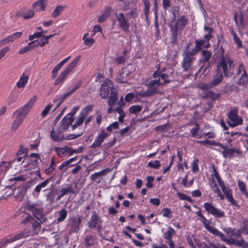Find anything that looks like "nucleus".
Returning a JSON list of instances; mask_svg holds the SVG:
<instances>
[{"label":"nucleus","mask_w":248,"mask_h":248,"mask_svg":"<svg viewBox=\"0 0 248 248\" xmlns=\"http://www.w3.org/2000/svg\"><path fill=\"white\" fill-rule=\"evenodd\" d=\"M118 100V93L117 90L113 88L111 89L110 94L108 101L109 106H114Z\"/></svg>","instance_id":"obj_22"},{"label":"nucleus","mask_w":248,"mask_h":248,"mask_svg":"<svg viewBox=\"0 0 248 248\" xmlns=\"http://www.w3.org/2000/svg\"><path fill=\"white\" fill-rule=\"evenodd\" d=\"M227 123L232 128L243 124V120L238 114V109L234 108L231 109L227 114Z\"/></svg>","instance_id":"obj_5"},{"label":"nucleus","mask_w":248,"mask_h":248,"mask_svg":"<svg viewBox=\"0 0 248 248\" xmlns=\"http://www.w3.org/2000/svg\"><path fill=\"white\" fill-rule=\"evenodd\" d=\"M129 74V72L125 70H123L122 73L116 78V81L120 83L126 82L128 80L127 77Z\"/></svg>","instance_id":"obj_25"},{"label":"nucleus","mask_w":248,"mask_h":248,"mask_svg":"<svg viewBox=\"0 0 248 248\" xmlns=\"http://www.w3.org/2000/svg\"><path fill=\"white\" fill-rule=\"evenodd\" d=\"M29 77L23 74L20 77L19 81L16 83L18 88H24L28 81Z\"/></svg>","instance_id":"obj_29"},{"label":"nucleus","mask_w":248,"mask_h":248,"mask_svg":"<svg viewBox=\"0 0 248 248\" xmlns=\"http://www.w3.org/2000/svg\"><path fill=\"white\" fill-rule=\"evenodd\" d=\"M79 108V107L75 106L73 107L71 111V112L68 114V117H66L67 118H71L72 119V122L74 119V115L76 113V112Z\"/></svg>","instance_id":"obj_57"},{"label":"nucleus","mask_w":248,"mask_h":248,"mask_svg":"<svg viewBox=\"0 0 248 248\" xmlns=\"http://www.w3.org/2000/svg\"><path fill=\"white\" fill-rule=\"evenodd\" d=\"M175 233V231L172 228L169 227L167 231L163 233V237L166 240L170 239H172V236Z\"/></svg>","instance_id":"obj_32"},{"label":"nucleus","mask_w":248,"mask_h":248,"mask_svg":"<svg viewBox=\"0 0 248 248\" xmlns=\"http://www.w3.org/2000/svg\"><path fill=\"white\" fill-rule=\"evenodd\" d=\"M60 197H62L68 193H75V191L72 189V186L71 184H65L60 190Z\"/></svg>","instance_id":"obj_26"},{"label":"nucleus","mask_w":248,"mask_h":248,"mask_svg":"<svg viewBox=\"0 0 248 248\" xmlns=\"http://www.w3.org/2000/svg\"><path fill=\"white\" fill-rule=\"evenodd\" d=\"M109 135L105 131H102L95 137L93 143L91 145L92 148H96L101 146L104 140L108 137Z\"/></svg>","instance_id":"obj_15"},{"label":"nucleus","mask_w":248,"mask_h":248,"mask_svg":"<svg viewBox=\"0 0 248 248\" xmlns=\"http://www.w3.org/2000/svg\"><path fill=\"white\" fill-rule=\"evenodd\" d=\"M43 36V33H42V31L36 32L33 34L30 35L29 36V39L30 40H33L35 38H39Z\"/></svg>","instance_id":"obj_54"},{"label":"nucleus","mask_w":248,"mask_h":248,"mask_svg":"<svg viewBox=\"0 0 248 248\" xmlns=\"http://www.w3.org/2000/svg\"><path fill=\"white\" fill-rule=\"evenodd\" d=\"M199 129V125L198 124H196V127L191 129L190 130L191 136L194 138H198L197 132Z\"/></svg>","instance_id":"obj_59"},{"label":"nucleus","mask_w":248,"mask_h":248,"mask_svg":"<svg viewBox=\"0 0 248 248\" xmlns=\"http://www.w3.org/2000/svg\"><path fill=\"white\" fill-rule=\"evenodd\" d=\"M245 72L244 66L242 64H240L236 69V75H242Z\"/></svg>","instance_id":"obj_62"},{"label":"nucleus","mask_w":248,"mask_h":248,"mask_svg":"<svg viewBox=\"0 0 248 248\" xmlns=\"http://www.w3.org/2000/svg\"><path fill=\"white\" fill-rule=\"evenodd\" d=\"M65 8V6L58 5L57 6L53 11L52 15V16H58L61 14Z\"/></svg>","instance_id":"obj_47"},{"label":"nucleus","mask_w":248,"mask_h":248,"mask_svg":"<svg viewBox=\"0 0 248 248\" xmlns=\"http://www.w3.org/2000/svg\"><path fill=\"white\" fill-rule=\"evenodd\" d=\"M204 31L206 32V33L204 35V39L209 41L212 37V29L205 26L204 27Z\"/></svg>","instance_id":"obj_40"},{"label":"nucleus","mask_w":248,"mask_h":248,"mask_svg":"<svg viewBox=\"0 0 248 248\" xmlns=\"http://www.w3.org/2000/svg\"><path fill=\"white\" fill-rule=\"evenodd\" d=\"M157 66V76L160 78L161 80V83L163 85L170 82L169 79V76L172 74V71L171 69H169L167 73H163L165 71V68H163L161 70H160V65Z\"/></svg>","instance_id":"obj_14"},{"label":"nucleus","mask_w":248,"mask_h":248,"mask_svg":"<svg viewBox=\"0 0 248 248\" xmlns=\"http://www.w3.org/2000/svg\"><path fill=\"white\" fill-rule=\"evenodd\" d=\"M115 111H116L120 115L118 117L119 122L122 123L124 121V119L125 117L124 112L121 108H117L115 109Z\"/></svg>","instance_id":"obj_51"},{"label":"nucleus","mask_w":248,"mask_h":248,"mask_svg":"<svg viewBox=\"0 0 248 248\" xmlns=\"http://www.w3.org/2000/svg\"><path fill=\"white\" fill-rule=\"evenodd\" d=\"M142 108L140 105H133L131 106L129 108V111L130 113L136 114L140 112Z\"/></svg>","instance_id":"obj_44"},{"label":"nucleus","mask_w":248,"mask_h":248,"mask_svg":"<svg viewBox=\"0 0 248 248\" xmlns=\"http://www.w3.org/2000/svg\"><path fill=\"white\" fill-rule=\"evenodd\" d=\"M119 128V124L115 122L110 124L107 127V130L109 132L112 131L113 129H117Z\"/></svg>","instance_id":"obj_53"},{"label":"nucleus","mask_w":248,"mask_h":248,"mask_svg":"<svg viewBox=\"0 0 248 248\" xmlns=\"http://www.w3.org/2000/svg\"><path fill=\"white\" fill-rule=\"evenodd\" d=\"M113 88L112 82L108 79H106L100 88V96L103 99L107 98L108 96L109 90L111 91V89Z\"/></svg>","instance_id":"obj_13"},{"label":"nucleus","mask_w":248,"mask_h":248,"mask_svg":"<svg viewBox=\"0 0 248 248\" xmlns=\"http://www.w3.org/2000/svg\"><path fill=\"white\" fill-rule=\"evenodd\" d=\"M221 54L217 63V71L223 73L225 77H230L234 73L235 64L228 54H224L222 47H220Z\"/></svg>","instance_id":"obj_2"},{"label":"nucleus","mask_w":248,"mask_h":248,"mask_svg":"<svg viewBox=\"0 0 248 248\" xmlns=\"http://www.w3.org/2000/svg\"><path fill=\"white\" fill-rule=\"evenodd\" d=\"M67 212L65 209H62L59 212V217L57 218V222H61L67 217Z\"/></svg>","instance_id":"obj_41"},{"label":"nucleus","mask_w":248,"mask_h":248,"mask_svg":"<svg viewBox=\"0 0 248 248\" xmlns=\"http://www.w3.org/2000/svg\"><path fill=\"white\" fill-rule=\"evenodd\" d=\"M99 222H101L99 217L96 213L93 212L88 222V227L90 228H95Z\"/></svg>","instance_id":"obj_20"},{"label":"nucleus","mask_w":248,"mask_h":248,"mask_svg":"<svg viewBox=\"0 0 248 248\" xmlns=\"http://www.w3.org/2000/svg\"><path fill=\"white\" fill-rule=\"evenodd\" d=\"M177 194V196L181 200L186 201L188 202L191 201V199L190 197L187 196V195H186L184 194L181 193L179 192H178Z\"/></svg>","instance_id":"obj_56"},{"label":"nucleus","mask_w":248,"mask_h":248,"mask_svg":"<svg viewBox=\"0 0 248 248\" xmlns=\"http://www.w3.org/2000/svg\"><path fill=\"white\" fill-rule=\"evenodd\" d=\"M223 192L224 193V195L226 196V198L227 199L228 201L230 202L232 204L237 206V202L233 199L232 193V190L230 188L225 190L223 191Z\"/></svg>","instance_id":"obj_27"},{"label":"nucleus","mask_w":248,"mask_h":248,"mask_svg":"<svg viewBox=\"0 0 248 248\" xmlns=\"http://www.w3.org/2000/svg\"><path fill=\"white\" fill-rule=\"evenodd\" d=\"M186 20L184 16H171L169 25L171 31L170 42L173 44L177 43L178 31L181 30L186 25Z\"/></svg>","instance_id":"obj_4"},{"label":"nucleus","mask_w":248,"mask_h":248,"mask_svg":"<svg viewBox=\"0 0 248 248\" xmlns=\"http://www.w3.org/2000/svg\"><path fill=\"white\" fill-rule=\"evenodd\" d=\"M68 150V147L65 146L64 147H55V151L57 155L60 157L64 156L66 155V152Z\"/></svg>","instance_id":"obj_35"},{"label":"nucleus","mask_w":248,"mask_h":248,"mask_svg":"<svg viewBox=\"0 0 248 248\" xmlns=\"http://www.w3.org/2000/svg\"><path fill=\"white\" fill-rule=\"evenodd\" d=\"M14 116L15 115H13V116ZM16 116V118L15 121L13 122L11 126V130L14 131H16L17 129V128L19 127L20 125L23 122V120H24V118L21 117L18 115Z\"/></svg>","instance_id":"obj_28"},{"label":"nucleus","mask_w":248,"mask_h":248,"mask_svg":"<svg viewBox=\"0 0 248 248\" xmlns=\"http://www.w3.org/2000/svg\"><path fill=\"white\" fill-rule=\"evenodd\" d=\"M211 52L208 50H202V59L201 60V62H205L210 59L211 57Z\"/></svg>","instance_id":"obj_36"},{"label":"nucleus","mask_w":248,"mask_h":248,"mask_svg":"<svg viewBox=\"0 0 248 248\" xmlns=\"http://www.w3.org/2000/svg\"><path fill=\"white\" fill-rule=\"evenodd\" d=\"M223 78V73L217 71V74L215 75L212 81H210L211 86L214 87L219 84L222 81Z\"/></svg>","instance_id":"obj_23"},{"label":"nucleus","mask_w":248,"mask_h":248,"mask_svg":"<svg viewBox=\"0 0 248 248\" xmlns=\"http://www.w3.org/2000/svg\"><path fill=\"white\" fill-rule=\"evenodd\" d=\"M37 99L36 96H33L29 101L23 107L16 110L13 113V115H18L25 119L31 108L33 106Z\"/></svg>","instance_id":"obj_8"},{"label":"nucleus","mask_w":248,"mask_h":248,"mask_svg":"<svg viewBox=\"0 0 248 248\" xmlns=\"http://www.w3.org/2000/svg\"><path fill=\"white\" fill-rule=\"evenodd\" d=\"M183 60L182 62V67L186 72L190 71L193 69V65L196 60V58L190 56L189 52H184Z\"/></svg>","instance_id":"obj_9"},{"label":"nucleus","mask_w":248,"mask_h":248,"mask_svg":"<svg viewBox=\"0 0 248 248\" xmlns=\"http://www.w3.org/2000/svg\"><path fill=\"white\" fill-rule=\"evenodd\" d=\"M9 163L7 162H2L0 164V175L5 173L9 168Z\"/></svg>","instance_id":"obj_42"},{"label":"nucleus","mask_w":248,"mask_h":248,"mask_svg":"<svg viewBox=\"0 0 248 248\" xmlns=\"http://www.w3.org/2000/svg\"><path fill=\"white\" fill-rule=\"evenodd\" d=\"M148 166L153 168L157 169L160 166V164L158 160H155V162H149L148 163Z\"/></svg>","instance_id":"obj_60"},{"label":"nucleus","mask_w":248,"mask_h":248,"mask_svg":"<svg viewBox=\"0 0 248 248\" xmlns=\"http://www.w3.org/2000/svg\"><path fill=\"white\" fill-rule=\"evenodd\" d=\"M205 228L214 235L218 236L222 241L228 245H234L237 247H240L242 248H248V243L246 242L242 238L239 240L232 238H227L221 232L209 224H205Z\"/></svg>","instance_id":"obj_3"},{"label":"nucleus","mask_w":248,"mask_h":248,"mask_svg":"<svg viewBox=\"0 0 248 248\" xmlns=\"http://www.w3.org/2000/svg\"><path fill=\"white\" fill-rule=\"evenodd\" d=\"M52 179L50 178L46 179L45 181L41 183L40 184L38 185L34 188V191L39 193L42 188H44L49 183V181Z\"/></svg>","instance_id":"obj_34"},{"label":"nucleus","mask_w":248,"mask_h":248,"mask_svg":"<svg viewBox=\"0 0 248 248\" xmlns=\"http://www.w3.org/2000/svg\"><path fill=\"white\" fill-rule=\"evenodd\" d=\"M198 87L202 90H208L213 88L211 86L210 82L208 83H201L198 85Z\"/></svg>","instance_id":"obj_50"},{"label":"nucleus","mask_w":248,"mask_h":248,"mask_svg":"<svg viewBox=\"0 0 248 248\" xmlns=\"http://www.w3.org/2000/svg\"><path fill=\"white\" fill-rule=\"evenodd\" d=\"M218 146L223 149L221 153L224 158L241 157L242 156V151L239 148H228L227 145H224L222 143L218 144Z\"/></svg>","instance_id":"obj_6"},{"label":"nucleus","mask_w":248,"mask_h":248,"mask_svg":"<svg viewBox=\"0 0 248 248\" xmlns=\"http://www.w3.org/2000/svg\"><path fill=\"white\" fill-rule=\"evenodd\" d=\"M81 223V218L79 216L74 217L70 220L71 232H77L79 230V226Z\"/></svg>","instance_id":"obj_16"},{"label":"nucleus","mask_w":248,"mask_h":248,"mask_svg":"<svg viewBox=\"0 0 248 248\" xmlns=\"http://www.w3.org/2000/svg\"><path fill=\"white\" fill-rule=\"evenodd\" d=\"M47 5V0H38L33 3L32 7L36 11H45Z\"/></svg>","instance_id":"obj_19"},{"label":"nucleus","mask_w":248,"mask_h":248,"mask_svg":"<svg viewBox=\"0 0 248 248\" xmlns=\"http://www.w3.org/2000/svg\"><path fill=\"white\" fill-rule=\"evenodd\" d=\"M81 81L80 80L78 81L75 84V85L74 86L73 88L71 89L69 92H68L67 93L69 94H71L72 93H74L78 88H79L80 87V86H81Z\"/></svg>","instance_id":"obj_58"},{"label":"nucleus","mask_w":248,"mask_h":248,"mask_svg":"<svg viewBox=\"0 0 248 248\" xmlns=\"http://www.w3.org/2000/svg\"><path fill=\"white\" fill-rule=\"evenodd\" d=\"M84 245L86 248H89L97 243V238L93 235H87L84 238Z\"/></svg>","instance_id":"obj_21"},{"label":"nucleus","mask_w":248,"mask_h":248,"mask_svg":"<svg viewBox=\"0 0 248 248\" xmlns=\"http://www.w3.org/2000/svg\"><path fill=\"white\" fill-rule=\"evenodd\" d=\"M168 126L169 124H166L163 125L157 126L155 128V130L157 132H165L167 130Z\"/></svg>","instance_id":"obj_55"},{"label":"nucleus","mask_w":248,"mask_h":248,"mask_svg":"<svg viewBox=\"0 0 248 248\" xmlns=\"http://www.w3.org/2000/svg\"><path fill=\"white\" fill-rule=\"evenodd\" d=\"M113 11L110 7H107L102 13V16H109L113 14Z\"/></svg>","instance_id":"obj_64"},{"label":"nucleus","mask_w":248,"mask_h":248,"mask_svg":"<svg viewBox=\"0 0 248 248\" xmlns=\"http://www.w3.org/2000/svg\"><path fill=\"white\" fill-rule=\"evenodd\" d=\"M205 210L216 217H223L225 216L224 212L218 209L209 202H205L203 204Z\"/></svg>","instance_id":"obj_12"},{"label":"nucleus","mask_w":248,"mask_h":248,"mask_svg":"<svg viewBox=\"0 0 248 248\" xmlns=\"http://www.w3.org/2000/svg\"><path fill=\"white\" fill-rule=\"evenodd\" d=\"M27 209L31 211L34 217L41 223L44 222L46 218L43 215V210L36 203H28L26 206Z\"/></svg>","instance_id":"obj_7"},{"label":"nucleus","mask_w":248,"mask_h":248,"mask_svg":"<svg viewBox=\"0 0 248 248\" xmlns=\"http://www.w3.org/2000/svg\"><path fill=\"white\" fill-rule=\"evenodd\" d=\"M248 82V76L247 74L246 71L243 74L241 75V76L238 81V84L245 86Z\"/></svg>","instance_id":"obj_37"},{"label":"nucleus","mask_w":248,"mask_h":248,"mask_svg":"<svg viewBox=\"0 0 248 248\" xmlns=\"http://www.w3.org/2000/svg\"><path fill=\"white\" fill-rule=\"evenodd\" d=\"M22 34V32L20 31L14 32L12 34L8 36L9 41L10 43L13 42L17 39L19 38Z\"/></svg>","instance_id":"obj_43"},{"label":"nucleus","mask_w":248,"mask_h":248,"mask_svg":"<svg viewBox=\"0 0 248 248\" xmlns=\"http://www.w3.org/2000/svg\"><path fill=\"white\" fill-rule=\"evenodd\" d=\"M84 119L85 117L79 114V116L77 117L76 122L71 126L72 129L74 130L78 126L81 125L83 124Z\"/></svg>","instance_id":"obj_38"},{"label":"nucleus","mask_w":248,"mask_h":248,"mask_svg":"<svg viewBox=\"0 0 248 248\" xmlns=\"http://www.w3.org/2000/svg\"><path fill=\"white\" fill-rule=\"evenodd\" d=\"M196 142L199 143L200 144H210L213 145H217L218 146V144H220L219 142H216L214 141L209 140H198L196 141Z\"/></svg>","instance_id":"obj_49"},{"label":"nucleus","mask_w":248,"mask_h":248,"mask_svg":"<svg viewBox=\"0 0 248 248\" xmlns=\"http://www.w3.org/2000/svg\"><path fill=\"white\" fill-rule=\"evenodd\" d=\"M109 169H106L99 172H95L91 175L90 178L92 180H95L99 177L105 175L107 172H109Z\"/></svg>","instance_id":"obj_33"},{"label":"nucleus","mask_w":248,"mask_h":248,"mask_svg":"<svg viewBox=\"0 0 248 248\" xmlns=\"http://www.w3.org/2000/svg\"><path fill=\"white\" fill-rule=\"evenodd\" d=\"M92 109L93 107L92 106H86L81 110L80 114L86 118V116L92 111Z\"/></svg>","instance_id":"obj_48"},{"label":"nucleus","mask_w":248,"mask_h":248,"mask_svg":"<svg viewBox=\"0 0 248 248\" xmlns=\"http://www.w3.org/2000/svg\"><path fill=\"white\" fill-rule=\"evenodd\" d=\"M237 183L241 193L245 197L248 199V192L247 190L246 184L240 180L238 181Z\"/></svg>","instance_id":"obj_31"},{"label":"nucleus","mask_w":248,"mask_h":248,"mask_svg":"<svg viewBox=\"0 0 248 248\" xmlns=\"http://www.w3.org/2000/svg\"><path fill=\"white\" fill-rule=\"evenodd\" d=\"M195 45L200 47V49H201L202 47L208 48L210 46L209 40H206L205 39H201L200 40H196L195 42Z\"/></svg>","instance_id":"obj_30"},{"label":"nucleus","mask_w":248,"mask_h":248,"mask_svg":"<svg viewBox=\"0 0 248 248\" xmlns=\"http://www.w3.org/2000/svg\"><path fill=\"white\" fill-rule=\"evenodd\" d=\"M218 96L219 95L218 94L215 93L212 91H208L205 93L203 97L205 98H209L213 100H216Z\"/></svg>","instance_id":"obj_45"},{"label":"nucleus","mask_w":248,"mask_h":248,"mask_svg":"<svg viewBox=\"0 0 248 248\" xmlns=\"http://www.w3.org/2000/svg\"><path fill=\"white\" fill-rule=\"evenodd\" d=\"M24 234L23 233H19L16 235H15L10 238L3 239L0 242V248H2L3 247H5L8 244L12 243L15 241L19 240L23 237H24Z\"/></svg>","instance_id":"obj_17"},{"label":"nucleus","mask_w":248,"mask_h":248,"mask_svg":"<svg viewBox=\"0 0 248 248\" xmlns=\"http://www.w3.org/2000/svg\"><path fill=\"white\" fill-rule=\"evenodd\" d=\"M153 78L154 79L151 80L147 84L148 88L150 89H153V91H149V95H151L157 93L156 89L157 88L160 86H163L160 78L157 76V71H155L154 73Z\"/></svg>","instance_id":"obj_11"},{"label":"nucleus","mask_w":248,"mask_h":248,"mask_svg":"<svg viewBox=\"0 0 248 248\" xmlns=\"http://www.w3.org/2000/svg\"><path fill=\"white\" fill-rule=\"evenodd\" d=\"M80 58L81 56L80 55L77 56L60 74L58 78L61 82H62L67 75L76 67Z\"/></svg>","instance_id":"obj_10"},{"label":"nucleus","mask_w":248,"mask_h":248,"mask_svg":"<svg viewBox=\"0 0 248 248\" xmlns=\"http://www.w3.org/2000/svg\"><path fill=\"white\" fill-rule=\"evenodd\" d=\"M162 215L164 217L168 218H170L171 217V211L170 209L165 208L162 210Z\"/></svg>","instance_id":"obj_52"},{"label":"nucleus","mask_w":248,"mask_h":248,"mask_svg":"<svg viewBox=\"0 0 248 248\" xmlns=\"http://www.w3.org/2000/svg\"><path fill=\"white\" fill-rule=\"evenodd\" d=\"M88 35L89 33H86L83 37V40L85 45L90 46L94 43V40L92 38H87Z\"/></svg>","instance_id":"obj_39"},{"label":"nucleus","mask_w":248,"mask_h":248,"mask_svg":"<svg viewBox=\"0 0 248 248\" xmlns=\"http://www.w3.org/2000/svg\"><path fill=\"white\" fill-rule=\"evenodd\" d=\"M149 0H143L144 4V14L147 15L149 14L150 9Z\"/></svg>","instance_id":"obj_61"},{"label":"nucleus","mask_w":248,"mask_h":248,"mask_svg":"<svg viewBox=\"0 0 248 248\" xmlns=\"http://www.w3.org/2000/svg\"><path fill=\"white\" fill-rule=\"evenodd\" d=\"M118 20L119 22L120 27L125 31H128L129 22L125 16H118Z\"/></svg>","instance_id":"obj_24"},{"label":"nucleus","mask_w":248,"mask_h":248,"mask_svg":"<svg viewBox=\"0 0 248 248\" xmlns=\"http://www.w3.org/2000/svg\"><path fill=\"white\" fill-rule=\"evenodd\" d=\"M26 192V190L24 186H20L14 188L12 194L18 200H22Z\"/></svg>","instance_id":"obj_18"},{"label":"nucleus","mask_w":248,"mask_h":248,"mask_svg":"<svg viewBox=\"0 0 248 248\" xmlns=\"http://www.w3.org/2000/svg\"><path fill=\"white\" fill-rule=\"evenodd\" d=\"M72 123L71 118L64 117L58 125L53 127L50 133L52 140L56 142H61L64 139L71 140L80 137L81 134H71L67 137H65L63 135V133L67 130Z\"/></svg>","instance_id":"obj_1"},{"label":"nucleus","mask_w":248,"mask_h":248,"mask_svg":"<svg viewBox=\"0 0 248 248\" xmlns=\"http://www.w3.org/2000/svg\"><path fill=\"white\" fill-rule=\"evenodd\" d=\"M55 167V162L54 158H52L49 166L46 169L45 172L46 174H50L54 170Z\"/></svg>","instance_id":"obj_46"},{"label":"nucleus","mask_w":248,"mask_h":248,"mask_svg":"<svg viewBox=\"0 0 248 248\" xmlns=\"http://www.w3.org/2000/svg\"><path fill=\"white\" fill-rule=\"evenodd\" d=\"M212 189L213 191L217 194V197H219L222 200H224V196L221 193L220 190L217 186Z\"/></svg>","instance_id":"obj_63"}]
</instances>
